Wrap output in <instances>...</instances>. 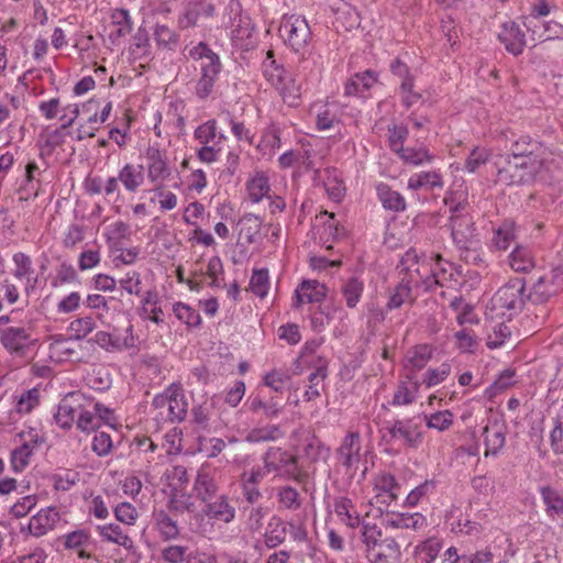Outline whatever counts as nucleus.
<instances>
[{
	"mask_svg": "<svg viewBox=\"0 0 563 563\" xmlns=\"http://www.w3.org/2000/svg\"><path fill=\"white\" fill-rule=\"evenodd\" d=\"M0 343L14 357H26L37 343L31 329L24 327H7L0 332Z\"/></svg>",
	"mask_w": 563,
	"mask_h": 563,
	"instance_id": "obj_8",
	"label": "nucleus"
},
{
	"mask_svg": "<svg viewBox=\"0 0 563 563\" xmlns=\"http://www.w3.org/2000/svg\"><path fill=\"white\" fill-rule=\"evenodd\" d=\"M340 123L339 113L334 104H324L317 110L316 125L319 131H325Z\"/></svg>",
	"mask_w": 563,
	"mask_h": 563,
	"instance_id": "obj_45",
	"label": "nucleus"
},
{
	"mask_svg": "<svg viewBox=\"0 0 563 563\" xmlns=\"http://www.w3.org/2000/svg\"><path fill=\"white\" fill-rule=\"evenodd\" d=\"M192 490L202 504L214 499L220 494V487L216 478V472L209 465H202L196 475Z\"/></svg>",
	"mask_w": 563,
	"mask_h": 563,
	"instance_id": "obj_13",
	"label": "nucleus"
},
{
	"mask_svg": "<svg viewBox=\"0 0 563 563\" xmlns=\"http://www.w3.org/2000/svg\"><path fill=\"white\" fill-rule=\"evenodd\" d=\"M147 178L151 183L158 185L172 174L167 162V155L156 146H148L145 152Z\"/></svg>",
	"mask_w": 563,
	"mask_h": 563,
	"instance_id": "obj_14",
	"label": "nucleus"
},
{
	"mask_svg": "<svg viewBox=\"0 0 563 563\" xmlns=\"http://www.w3.org/2000/svg\"><path fill=\"white\" fill-rule=\"evenodd\" d=\"M362 440L357 431H350L343 438L340 446L336 449L339 463L347 472L356 470L361 462Z\"/></svg>",
	"mask_w": 563,
	"mask_h": 563,
	"instance_id": "obj_12",
	"label": "nucleus"
},
{
	"mask_svg": "<svg viewBox=\"0 0 563 563\" xmlns=\"http://www.w3.org/2000/svg\"><path fill=\"white\" fill-rule=\"evenodd\" d=\"M287 532V523L278 517H273L264 536L266 547L273 549L282 544L286 540Z\"/></svg>",
	"mask_w": 563,
	"mask_h": 563,
	"instance_id": "obj_39",
	"label": "nucleus"
},
{
	"mask_svg": "<svg viewBox=\"0 0 563 563\" xmlns=\"http://www.w3.org/2000/svg\"><path fill=\"white\" fill-rule=\"evenodd\" d=\"M132 332V324L128 325L126 336L123 339L112 335L106 331H98L93 336V342L107 351H121L131 349L135 345V339Z\"/></svg>",
	"mask_w": 563,
	"mask_h": 563,
	"instance_id": "obj_24",
	"label": "nucleus"
},
{
	"mask_svg": "<svg viewBox=\"0 0 563 563\" xmlns=\"http://www.w3.org/2000/svg\"><path fill=\"white\" fill-rule=\"evenodd\" d=\"M266 79L279 91L284 102L290 107H297L300 102V86L296 84L291 75L283 67L271 60L269 67L264 70Z\"/></svg>",
	"mask_w": 563,
	"mask_h": 563,
	"instance_id": "obj_6",
	"label": "nucleus"
},
{
	"mask_svg": "<svg viewBox=\"0 0 563 563\" xmlns=\"http://www.w3.org/2000/svg\"><path fill=\"white\" fill-rule=\"evenodd\" d=\"M265 475V471L260 466L253 467L251 471L242 473L241 485L243 489V496L247 503L254 504L262 497V493L258 489V484L264 479Z\"/></svg>",
	"mask_w": 563,
	"mask_h": 563,
	"instance_id": "obj_26",
	"label": "nucleus"
},
{
	"mask_svg": "<svg viewBox=\"0 0 563 563\" xmlns=\"http://www.w3.org/2000/svg\"><path fill=\"white\" fill-rule=\"evenodd\" d=\"M263 470L265 473H275L285 479L302 482L305 473L298 464V456L289 453L282 448H269L263 455Z\"/></svg>",
	"mask_w": 563,
	"mask_h": 563,
	"instance_id": "obj_5",
	"label": "nucleus"
},
{
	"mask_svg": "<svg viewBox=\"0 0 563 563\" xmlns=\"http://www.w3.org/2000/svg\"><path fill=\"white\" fill-rule=\"evenodd\" d=\"M510 156L514 159H521L523 157H540L541 155H552L542 143L533 140L529 135H521L514 140L509 146Z\"/></svg>",
	"mask_w": 563,
	"mask_h": 563,
	"instance_id": "obj_20",
	"label": "nucleus"
},
{
	"mask_svg": "<svg viewBox=\"0 0 563 563\" xmlns=\"http://www.w3.org/2000/svg\"><path fill=\"white\" fill-rule=\"evenodd\" d=\"M31 442H34V444L37 443V440H33V438L30 440V442H24L20 446L15 448L11 453V464L12 468L15 472L23 471L26 465L29 464V460L31 455L33 454L34 445L31 444Z\"/></svg>",
	"mask_w": 563,
	"mask_h": 563,
	"instance_id": "obj_47",
	"label": "nucleus"
},
{
	"mask_svg": "<svg viewBox=\"0 0 563 563\" xmlns=\"http://www.w3.org/2000/svg\"><path fill=\"white\" fill-rule=\"evenodd\" d=\"M87 402L81 393H70L66 395L57 407L54 416L56 423L63 429H69L73 422L77 420L80 404Z\"/></svg>",
	"mask_w": 563,
	"mask_h": 563,
	"instance_id": "obj_17",
	"label": "nucleus"
},
{
	"mask_svg": "<svg viewBox=\"0 0 563 563\" xmlns=\"http://www.w3.org/2000/svg\"><path fill=\"white\" fill-rule=\"evenodd\" d=\"M527 300L526 282L522 278L510 279L493 298L495 307L515 313L522 310Z\"/></svg>",
	"mask_w": 563,
	"mask_h": 563,
	"instance_id": "obj_9",
	"label": "nucleus"
},
{
	"mask_svg": "<svg viewBox=\"0 0 563 563\" xmlns=\"http://www.w3.org/2000/svg\"><path fill=\"white\" fill-rule=\"evenodd\" d=\"M282 437V431L278 426H267L264 428L253 429L249 435L250 442L274 441Z\"/></svg>",
	"mask_w": 563,
	"mask_h": 563,
	"instance_id": "obj_59",
	"label": "nucleus"
},
{
	"mask_svg": "<svg viewBox=\"0 0 563 563\" xmlns=\"http://www.w3.org/2000/svg\"><path fill=\"white\" fill-rule=\"evenodd\" d=\"M301 290L308 302H320L327 296V287L318 280H303Z\"/></svg>",
	"mask_w": 563,
	"mask_h": 563,
	"instance_id": "obj_53",
	"label": "nucleus"
},
{
	"mask_svg": "<svg viewBox=\"0 0 563 563\" xmlns=\"http://www.w3.org/2000/svg\"><path fill=\"white\" fill-rule=\"evenodd\" d=\"M497 165V183L506 186L526 185L527 177L521 174L518 162L510 156L504 158L503 164Z\"/></svg>",
	"mask_w": 563,
	"mask_h": 563,
	"instance_id": "obj_27",
	"label": "nucleus"
},
{
	"mask_svg": "<svg viewBox=\"0 0 563 563\" xmlns=\"http://www.w3.org/2000/svg\"><path fill=\"white\" fill-rule=\"evenodd\" d=\"M377 195L385 209L396 212L406 209L405 198L398 191L393 190L388 185L379 184L377 186Z\"/></svg>",
	"mask_w": 563,
	"mask_h": 563,
	"instance_id": "obj_36",
	"label": "nucleus"
},
{
	"mask_svg": "<svg viewBox=\"0 0 563 563\" xmlns=\"http://www.w3.org/2000/svg\"><path fill=\"white\" fill-rule=\"evenodd\" d=\"M169 508L177 514L195 512L197 509L192 496L184 489L178 488L172 489Z\"/></svg>",
	"mask_w": 563,
	"mask_h": 563,
	"instance_id": "obj_42",
	"label": "nucleus"
},
{
	"mask_svg": "<svg viewBox=\"0 0 563 563\" xmlns=\"http://www.w3.org/2000/svg\"><path fill=\"white\" fill-rule=\"evenodd\" d=\"M399 488L394 475L383 473L375 479L374 489L377 492V498L383 497V503L389 504L398 497L397 489Z\"/></svg>",
	"mask_w": 563,
	"mask_h": 563,
	"instance_id": "obj_34",
	"label": "nucleus"
},
{
	"mask_svg": "<svg viewBox=\"0 0 563 563\" xmlns=\"http://www.w3.org/2000/svg\"><path fill=\"white\" fill-rule=\"evenodd\" d=\"M390 69L395 76H398L401 79V91L411 92V88H413V79L409 75L407 65L400 59H395L390 65Z\"/></svg>",
	"mask_w": 563,
	"mask_h": 563,
	"instance_id": "obj_60",
	"label": "nucleus"
},
{
	"mask_svg": "<svg viewBox=\"0 0 563 563\" xmlns=\"http://www.w3.org/2000/svg\"><path fill=\"white\" fill-rule=\"evenodd\" d=\"M435 262L438 267L435 269H432V273L429 277L426 279V284L428 288L432 287V284L444 286L446 282H450L453 277V264L450 262L443 263V258L440 254L435 255Z\"/></svg>",
	"mask_w": 563,
	"mask_h": 563,
	"instance_id": "obj_41",
	"label": "nucleus"
},
{
	"mask_svg": "<svg viewBox=\"0 0 563 563\" xmlns=\"http://www.w3.org/2000/svg\"><path fill=\"white\" fill-rule=\"evenodd\" d=\"M77 413L76 426L82 432L96 431L101 424V419H106L101 412V404L88 399L87 402L80 404Z\"/></svg>",
	"mask_w": 563,
	"mask_h": 563,
	"instance_id": "obj_21",
	"label": "nucleus"
},
{
	"mask_svg": "<svg viewBox=\"0 0 563 563\" xmlns=\"http://www.w3.org/2000/svg\"><path fill=\"white\" fill-rule=\"evenodd\" d=\"M247 197L253 203H258L263 198H272L269 195L271 185L264 173H256L246 183Z\"/></svg>",
	"mask_w": 563,
	"mask_h": 563,
	"instance_id": "obj_30",
	"label": "nucleus"
},
{
	"mask_svg": "<svg viewBox=\"0 0 563 563\" xmlns=\"http://www.w3.org/2000/svg\"><path fill=\"white\" fill-rule=\"evenodd\" d=\"M411 295V287H410V280L405 282L402 279L395 288L394 294L390 296L387 308L388 309H397L401 307L402 303L410 297Z\"/></svg>",
	"mask_w": 563,
	"mask_h": 563,
	"instance_id": "obj_56",
	"label": "nucleus"
},
{
	"mask_svg": "<svg viewBox=\"0 0 563 563\" xmlns=\"http://www.w3.org/2000/svg\"><path fill=\"white\" fill-rule=\"evenodd\" d=\"M227 13L230 18L231 37L234 40H244L251 36V19L242 12V5L238 0H230L227 5Z\"/></svg>",
	"mask_w": 563,
	"mask_h": 563,
	"instance_id": "obj_19",
	"label": "nucleus"
},
{
	"mask_svg": "<svg viewBox=\"0 0 563 563\" xmlns=\"http://www.w3.org/2000/svg\"><path fill=\"white\" fill-rule=\"evenodd\" d=\"M516 239L515 223L511 221H504L503 224L495 231L493 244L499 251H506Z\"/></svg>",
	"mask_w": 563,
	"mask_h": 563,
	"instance_id": "obj_44",
	"label": "nucleus"
},
{
	"mask_svg": "<svg viewBox=\"0 0 563 563\" xmlns=\"http://www.w3.org/2000/svg\"><path fill=\"white\" fill-rule=\"evenodd\" d=\"M279 31L295 52L305 48L311 36L309 24L301 15H285L282 20Z\"/></svg>",
	"mask_w": 563,
	"mask_h": 563,
	"instance_id": "obj_10",
	"label": "nucleus"
},
{
	"mask_svg": "<svg viewBox=\"0 0 563 563\" xmlns=\"http://www.w3.org/2000/svg\"><path fill=\"white\" fill-rule=\"evenodd\" d=\"M540 495L548 517L552 519L555 517L563 518V496L551 486L540 487Z\"/></svg>",
	"mask_w": 563,
	"mask_h": 563,
	"instance_id": "obj_31",
	"label": "nucleus"
},
{
	"mask_svg": "<svg viewBox=\"0 0 563 563\" xmlns=\"http://www.w3.org/2000/svg\"><path fill=\"white\" fill-rule=\"evenodd\" d=\"M509 267L521 274L530 273L537 265L533 251L526 245H516L507 257Z\"/></svg>",
	"mask_w": 563,
	"mask_h": 563,
	"instance_id": "obj_23",
	"label": "nucleus"
},
{
	"mask_svg": "<svg viewBox=\"0 0 563 563\" xmlns=\"http://www.w3.org/2000/svg\"><path fill=\"white\" fill-rule=\"evenodd\" d=\"M431 356L432 347L430 345H416L407 353L405 368L410 373L421 371L426 367Z\"/></svg>",
	"mask_w": 563,
	"mask_h": 563,
	"instance_id": "obj_29",
	"label": "nucleus"
},
{
	"mask_svg": "<svg viewBox=\"0 0 563 563\" xmlns=\"http://www.w3.org/2000/svg\"><path fill=\"white\" fill-rule=\"evenodd\" d=\"M173 311L176 318L188 327H199L201 323L200 314L187 303L180 301L175 302L173 305Z\"/></svg>",
	"mask_w": 563,
	"mask_h": 563,
	"instance_id": "obj_49",
	"label": "nucleus"
},
{
	"mask_svg": "<svg viewBox=\"0 0 563 563\" xmlns=\"http://www.w3.org/2000/svg\"><path fill=\"white\" fill-rule=\"evenodd\" d=\"M188 55L196 60H201V77L196 85V93L200 99H206L212 92L213 86L221 71L219 56L203 42L188 51Z\"/></svg>",
	"mask_w": 563,
	"mask_h": 563,
	"instance_id": "obj_3",
	"label": "nucleus"
},
{
	"mask_svg": "<svg viewBox=\"0 0 563 563\" xmlns=\"http://www.w3.org/2000/svg\"><path fill=\"white\" fill-rule=\"evenodd\" d=\"M155 521L161 537L164 540H173L179 536L177 522L164 510L155 514Z\"/></svg>",
	"mask_w": 563,
	"mask_h": 563,
	"instance_id": "obj_46",
	"label": "nucleus"
},
{
	"mask_svg": "<svg viewBox=\"0 0 563 563\" xmlns=\"http://www.w3.org/2000/svg\"><path fill=\"white\" fill-rule=\"evenodd\" d=\"M498 37L505 45V48L512 55L517 56L522 53L526 45L525 33L520 30L517 23H504Z\"/></svg>",
	"mask_w": 563,
	"mask_h": 563,
	"instance_id": "obj_25",
	"label": "nucleus"
},
{
	"mask_svg": "<svg viewBox=\"0 0 563 563\" xmlns=\"http://www.w3.org/2000/svg\"><path fill=\"white\" fill-rule=\"evenodd\" d=\"M120 288L129 295L142 296V278L136 271H129L118 279Z\"/></svg>",
	"mask_w": 563,
	"mask_h": 563,
	"instance_id": "obj_48",
	"label": "nucleus"
},
{
	"mask_svg": "<svg viewBox=\"0 0 563 563\" xmlns=\"http://www.w3.org/2000/svg\"><path fill=\"white\" fill-rule=\"evenodd\" d=\"M277 498L280 505L286 509L297 510L301 507V499L298 490L292 486H283L279 488Z\"/></svg>",
	"mask_w": 563,
	"mask_h": 563,
	"instance_id": "obj_52",
	"label": "nucleus"
},
{
	"mask_svg": "<svg viewBox=\"0 0 563 563\" xmlns=\"http://www.w3.org/2000/svg\"><path fill=\"white\" fill-rule=\"evenodd\" d=\"M485 437V456H496L504 448L506 442V427L498 422H494L492 426L484 428Z\"/></svg>",
	"mask_w": 563,
	"mask_h": 563,
	"instance_id": "obj_28",
	"label": "nucleus"
},
{
	"mask_svg": "<svg viewBox=\"0 0 563 563\" xmlns=\"http://www.w3.org/2000/svg\"><path fill=\"white\" fill-rule=\"evenodd\" d=\"M426 424L430 429L445 431L453 424V415L449 410L438 411L424 416Z\"/></svg>",
	"mask_w": 563,
	"mask_h": 563,
	"instance_id": "obj_51",
	"label": "nucleus"
},
{
	"mask_svg": "<svg viewBox=\"0 0 563 563\" xmlns=\"http://www.w3.org/2000/svg\"><path fill=\"white\" fill-rule=\"evenodd\" d=\"M13 262L15 264L14 276L18 279L27 278L33 274L32 261L29 255L19 252L13 255Z\"/></svg>",
	"mask_w": 563,
	"mask_h": 563,
	"instance_id": "obj_62",
	"label": "nucleus"
},
{
	"mask_svg": "<svg viewBox=\"0 0 563 563\" xmlns=\"http://www.w3.org/2000/svg\"><path fill=\"white\" fill-rule=\"evenodd\" d=\"M490 156V152L484 147H475L465 161V169L468 173H475L482 165H485Z\"/></svg>",
	"mask_w": 563,
	"mask_h": 563,
	"instance_id": "obj_55",
	"label": "nucleus"
},
{
	"mask_svg": "<svg viewBox=\"0 0 563 563\" xmlns=\"http://www.w3.org/2000/svg\"><path fill=\"white\" fill-rule=\"evenodd\" d=\"M69 329L76 339H84L96 329V322L91 317L77 318L70 322Z\"/></svg>",
	"mask_w": 563,
	"mask_h": 563,
	"instance_id": "obj_64",
	"label": "nucleus"
},
{
	"mask_svg": "<svg viewBox=\"0 0 563 563\" xmlns=\"http://www.w3.org/2000/svg\"><path fill=\"white\" fill-rule=\"evenodd\" d=\"M562 289L563 268L558 266L538 277L532 284L527 298L528 301L534 305H541L556 296Z\"/></svg>",
	"mask_w": 563,
	"mask_h": 563,
	"instance_id": "obj_7",
	"label": "nucleus"
},
{
	"mask_svg": "<svg viewBox=\"0 0 563 563\" xmlns=\"http://www.w3.org/2000/svg\"><path fill=\"white\" fill-rule=\"evenodd\" d=\"M518 162L520 172L527 177V183L530 184L537 179L547 180V174L552 170L554 159L552 155H541L540 157H523L515 159Z\"/></svg>",
	"mask_w": 563,
	"mask_h": 563,
	"instance_id": "obj_16",
	"label": "nucleus"
},
{
	"mask_svg": "<svg viewBox=\"0 0 563 563\" xmlns=\"http://www.w3.org/2000/svg\"><path fill=\"white\" fill-rule=\"evenodd\" d=\"M155 420L158 422H180L187 416L188 402L180 385L172 384L153 399Z\"/></svg>",
	"mask_w": 563,
	"mask_h": 563,
	"instance_id": "obj_4",
	"label": "nucleus"
},
{
	"mask_svg": "<svg viewBox=\"0 0 563 563\" xmlns=\"http://www.w3.org/2000/svg\"><path fill=\"white\" fill-rule=\"evenodd\" d=\"M59 519V512L55 508L48 507L41 509L36 515L31 517L27 530L30 534L34 537H42L53 530Z\"/></svg>",
	"mask_w": 563,
	"mask_h": 563,
	"instance_id": "obj_22",
	"label": "nucleus"
},
{
	"mask_svg": "<svg viewBox=\"0 0 563 563\" xmlns=\"http://www.w3.org/2000/svg\"><path fill=\"white\" fill-rule=\"evenodd\" d=\"M363 291L364 283L357 277H350L341 287V292L345 303L351 309L357 306Z\"/></svg>",
	"mask_w": 563,
	"mask_h": 563,
	"instance_id": "obj_43",
	"label": "nucleus"
},
{
	"mask_svg": "<svg viewBox=\"0 0 563 563\" xmlns=\"http://www.w3.org/2000/svg\"><path fill=\"white\" fill-rule=\"evenodd\" d=\"M390 441H400L409 448H418L422 442L420 426L411 419L395 420L388 428Z\"/></svg>",
	"mask_w": 563,
	"mask_h": 563,
	"instance_id": "obj_15",
	"label": "nucleus"
},
{
	"mask_svg": "<svg viewBox=\"0 0 563 563\" xmlns=\"http://www.w3.org/2000/svg\"><path fill=\"white\" fill-rule=\"evenodd\" d=\"M334 512L350 528H356L361 522L360 515L354 509L352 500L347 497H339L334 501Z\"/></svg>",
	"mask_w": 563,
	"mask_h": 563,
	"instance_id": "obj_33",
	"label": "nucleus"
},
{
	"mask_svg": "<svg viewBox=\"0 0 563 563\" xmlns=\"http://www.w3.org/2000/svg\"><path fill=\"white\" fill-rule=\"evenodd\" d=\"M411 384L412 390H410V388L405 383L399 384L397 390L394 394L391 402L394 406H404L413 402L415 393L418 391L420 383L418 380H413Z\"/></svg>",
	"mask_w": 563,
	"mask_h": 563,
	"instance_id": "obj_54",
	"label": "nucleus"
},
{
	"mask_svg": "<svg viewBox=\"0 0 563 563\" xmlns=\"http://www.w3.org/2000/svg\"><path fill=\"white\" fill-rule=\"evenodd\" d=\"M155 41L159 46L173 49L177 44V34L168 26L157 24L154 30Z\"/></svg>",
	"mask_w": 563,
	"mask_h": 563,
	"instance_id": "obj_61",
	"label": "nucleus"
},
{
	"mask_svg": "<svg viewBox=\"0 0 563 563\" xmlns=\"http://www.w3.org/2000/svg\"><path fill=\"white\" fill-rule=\"evenodd\" d=\"M98 531L106 541L115 543L126 550H131L134 547L133 540L125 534L118 525L110 523L107 526H98Z\"/></svg>",
	"mask_w": 563,
	"mask_h": 563,
	"instance_id": "obj_38",
	"label": "nucleus"
},
{
	"mask_svg": "<svg viewBox=\"0 0 563 563\" xmlns=\"http://www.w3.org/2000/svg\"><path fill=\"white\" fill-rule=\"evenodd\" d=\"M442 177L438 172H421L413 174L408 180V188L412 190L442 188Z\"/></svg>",
	"mask_w": 563,
	"mask_h": 563,
	"instance_id": "obj_37",
	"label": "nucleus"
},
{
	"mask_svg": "<svg viewBox=\"0 0 563 563\" xmlns=\"http://www.w3.org/2000/svg\"><path fill=\"white\" fill-rule=\"evenodd\" d=\"M362 542L366 558L373 563H389L400 555V547L395 538L384 536L376 525L362 523Z\"/></svg>",
	"mask_w": 563,
	"mask_h": 563,
	"instance_id": "obj_2",
	"label": "nucleus"
},
{
	"mask_svg": "<svg viewBox=\"0 0 563 563\" xmlns=\"http://www.w3.org/2000/svg\"><path fill=\"white\" fill-rule=\"evenodd\" d=\"M451 373V366L446 363L441 364L438 368H429L423 375V384L432 387L443 382Z\"/></svg>",
	"mask_w": 563,
	"mask_h": 563,
	"instance_id": "obj_63",
	"label": "nucleus"
},
{
	"mask_svg": "<svg viewBox=\"0 0 563 563\" xmlns=\"http://www.w3.org/2000/svg\"><path fill=\"white\" fill-rule=\"evenodd\" d=\"M387 526L395 529L420 530L427 527V519L419 512L415 514H397L387 519Z\"/></svg>",
	"mask_w": 563,
	"mask_h": 563,
	"instance_id": "obj_35",
	"label": "nucleus"
},
{
	"mask_svg": "<svg viewBox=\"0 0 563 563\" xmlns=\"http://www.w3.org/2000/svg\"><path fill=\"white\" fill-rule=\"evenodd\" d=\"M112 21L118 26L115 35L118 37L125 36L132 31V20L130 13L125 9H115L112 13Z\"/></svg>",
	"mask_w": 563,
	"mask_h": 563,
	"instance_id": "obj_58",
	"label": "nucleus"
},
{
	"mask_svg": "<svg viewBox=\"0 0 563 563\" xmlns=\"http://www.w3.org/2000/svg\"><path fill=\"white\" fill-rule=\"evenodd\" d=\"M330 449L323 444V442L311 431L301 432V443L297 446L298 462L301 460L302 463L308 465L318 463L321 460H325L329 456Z\"/></svg>",
	"mask_w": 563,
	"mask_h": 563,
	"instance_id": "obj_11",
	"label": "nucleus"
},
{
	"mask_svg": "<svg viewBox=\"0 0 563 563\" xmlns=\"http://www.w3.org/2000/svg\"><path fill=\"white\" fill-rule=\"evenodd\" d=\"M201 512L209 520L222 523H230L235 518V508L225 494L205 503Z\"/></svg>",
	"mask_w": 563,
	"mask_h": 563,
	"instance_id": "obj_18",
	"label": "nucleus"
},
{
	"mask_svg": "<svg viewBox=\"0 0 563 563\" xmlns=\"http://www.w3.org/2000/svg\"><path fill=\"white\" fill-rule=\"evenodd\" d=\"M399 154L406 163L412 165H421L431 161V156L424 147H400Z\"/></svg>",
	"mask_w": 563,
	"mask_h": 563,
	"instance_id": "obj_57",
	"label": "nucleus"
},
{
	"mask_svg": "<svg viewBox=\"0 0 563 563\" xmlns=\"http://www.w3.org/2000/svg\"><path fill=\"white\" fill-rule=\"evenodd\" d=\"M464 207L457 205L450 217L451 236L459 252L460 260L466 264L481 266L485 264V252L473 218L463 212Z\"/></svg>",
	"mask_w": 563,
	"mask_h": 563,
	"instance_id": "obj_1",
	"label": "nucleus"
},
{
	"mask_svg": "<svg viewBox=\"0 0 563 563\" xmlns=\"http://www.w3.org/2000/svg\"><path fill=\"white\" fill-rule=\"evenodd\" d=\"M376 82V77L369 70H366L362 74H355L346 84H345V95L347 96H356L368 90Z\"/></svg>",
	"mask_w": 563,
	"mask_h": 563,
	"instance_id": "obj_40",
	"label": "nucleus"
},
{
	"mask_svg": "<svg viewBox=\"0 0 563 563\" xmlns=\"http://www.w3.org/2000/svg\"><path fill=\"white\" fill-rule=\"evenodd\" d=\"M269 277L268 269H255L251 277L250 288L254 295L264 298L268 291Z\"/></svg>",
	"mask_w": 563,
	"mask_h": 563,
	"instance_id": "obj_50",
	"label": "nucleus"
},
{
	"mask_svg": "<svg viewBox=\"0 0 563 563\" xmlns=\"http://www.w3.org/2000/svg\"><path fill=\"white\" fill-rule=\"evenodd\" d=\"M143 165H124L119 172L118 179L129 192H135L144 183Z\"/></svg>",
	"mask_w": 563,
	"mask_h": 563,
	"instance_id": "obj_32",
	"label": "nucleus"
}]
</instances>
